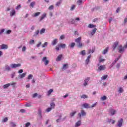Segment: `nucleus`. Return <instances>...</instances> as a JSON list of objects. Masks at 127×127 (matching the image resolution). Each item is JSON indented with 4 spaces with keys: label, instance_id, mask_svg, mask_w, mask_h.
<instances>
[{
    "label": "nucleus",
    "instance_id": "nucleus-1",
    "mask_svg": "<svg viewBox=\"0 0 127 127\" xmlns=\"http://www.w3.org/2000/svg\"><path fill=\"white\" fill-rule=\"evenodd\" d=\"M117 48L120 53H122V52H124V51H125V47H123L122 45H119L118 42H115L113 45V50H116V48Z\"/></svg>",
    "mask_w": 127,
    "mask_h": 127
},
{
    "label": "nucleus",
    "instance_id": "nucleus-2",
    "mask_svg": "<svg viewBox=\"0 0 127 127\" xmlns=\"http://www.w3.org/2000/svg\"><path fill=\"white\" fill-rule=\"evenodd\" d=\"M86 116H87V112H86L84 110H81L80 113L78 114L79 119H81L82 117H86Z\"/></svg>",
    "mask_w": 127,
    "mask_h": 127
},
{
    "label": "nucleus",
    "instance_id": "nucleus-3",
    "mask_svg": "<svg viewBox=\"0 0 127 127\" xmlns=\"http://www.w3.org/2000/svg\"><path fill=\"white\" fill-rule=\"evenodd\" d=\"M81 39L82 38L81 37H79L78 38L75 39V42H76V43L78 44V47H82V46H83V45L81 43Z\"/></svg>",
    "mask_w": 127,
    "mask_h": 127
},
{
    "label": "nucleus",
    "instance_id": "nucleus-4",
    "mask_svg": "<svg viewBox=\"0 0 127 127\" xmlns=\"http://www.w3.org/2000/svg\"><path fill=\"white\" fill-rule=\"evenodd\" d=\"M15 85H16V82H13V83H7L3 86V88L4 89H7L9 86H13V87H15Z\"/></svg>",
    "mask_w": 127,
    "mask_h": 127
},
{
    "label": "nucleus",
    "instance_id": "nucleus-5",
    "mask_svg": "<svg viewBox=\"0 0 127 127\" xmlns=\"http://www.w3.org/2000/svg\"><path fill=\"white\" fill-rule=\"evenodd\" d=\"M90 80H91V77H87L85 78L84 80L83 86H84V87H86V86H88V83L89 82V81H90Z\"/></svg>",
    "mask_w": 127,
    "mask_h": 127
},
{
    "label": "nucleus",
    "instance_id": "nucleus-6",
    "mask_svg": "<svg viewBox=\"0 0 127 127\" xmlns=\"http://www.w3.org/2000/svg\"><path fill=\"white\" fill-rule=\"evenodd\" d=\"M21 66V64H13L10 65V67L13 69H14V68H19Z\"/></svg>",
    "mask_w": 127,
    "mask_h": 127
},
{
    "label": "nucleus",
    "instance_id": "nucleus-7",
    "mask_svg": "<svg viewBox=\"0 0 127 127\" xmlns=\"http://www.w3.org/2000/svg\"><path fill=\"white\" fill-rule=\"evenodd\" d=\"M123 121H124V120L123 119V118H121L120 120H119L118 121L117 126L119 127H121L122 126H123Z\"/></svg>",
    "mask_w": 127,
    "mask_h": 127
},
{
    "label": "nucleus",
    "instance_id": "nucleus-8",
    "mask_svg": "<svg viewBox=\"0 0 127 127\" xmlns=\"http://www.w3.org/2000/svg\"><path fill=\"white\" fill-rule=\"evenodd\" d=\"M38 117L40 120L42 119V111L40 109L38 110Z\"/></svg>",
    "mask_w": 127,
    "mask_h": 127
},
{
    "label": "nucleus",
    "instance_id": "nucleus-9",
    "mask_svg": "<svg viewBox=\"0 0 127 127\" xmlns=\"http://www.w3.org/2000/svg\"><path fill=\"white\" fill-rule=\"evenodd\" d=\"M42 61L43 62H45V65H48V64L49 63V61L47 60V58L46 57L43 58Z\"/></svg>",
    "mask_w": 127,
    "mask_h": 127
},
{
    "label": "nucleus",
    "instance_id": "nucleus-10",
    "mask_svg": "<svg viewBox=\"0 0 127 127\" xmlns=\"http://www.w3.org/2000/svg\"><path fill=\"white\" fill-rule=\"evenodd\" d=\"M109 112L111 115V116H114L115 114H117V110H115V109H110L109 110Z\"/></svg>",
    "mask_w": 127,
    "mask_h": 127
},
{
    "label": "nucleus",
    "instance_id": "nucleus-11",
    "mask_svg": "<svg viewBox=\"0 0 127 127\" xmlns=\"http://www.w3.org/2000/svg\"><path fill=\"white\" fill-rule=\"evenodd\" d=\"M58 43V39H55L52 42L51 44L53 45V46H55L56 44Z\"/></svg>",
    "mask_w": 127,
    "mask_h": 127
},
{
    "label": "nucleus",
    "instance_id": "nucleus-12",
    "mask_svg": "<svg viewBox=\"0 0 127 127\" xmlns=\"http://www.w3.org/2000/svg\"><path fill=\"white\" fill-rule=\"evenodd\" d=\"M25 75H26V72H24L22 74H20L18 75V78L23 79V78H24V77H25Z\"/></svg>",
    "mask_w": 127,
    "mask_h": 127
},
{
    "label": "nucleus",
    "instance_id": "nucleus-13",
    "mask_svg": "<svg viewBox=\"0 0 127 127\" xmlns=\"http://www.w3.org/2000/svg\"><path fill=\"white\" fill-rule=\"evenodd\" d=\"M82 107L83 108H85V109H90L91 108V107L89 106V104L88 103H84L82 104Z\"/></svg>",
    "mask_w": 127,
    "mask_h": 127
},
{
    "label": "nucleus",
    "instance_id": "nucleus-14",
    "mask_svg": "<svg viewBox=\"0 0 127 127\" xmlns=\"http://www.w3.org/2000/svg\"><path fill=\"white\" fill-rule=\"evenodd\" d=\"M46 17V13H44L43 14H42L40 19H39V21H42V20H43V19H44V18Z\"/></svg>",
    "mask_w": 127,
    "mask_h": 127
},
{
    "label": "nucleus",
    "instance_id": "nucleus-15",
    "mask_svg": "<svg viewBox=\"0 0 127 127\" xmlns=\"http://www.w3.org/2000/svg\"><path fill=\"white\" fill-rule=\"evenodd\" d=\"M106 69L105 65H101L98 67L99 71H104Z\"/></svg>",
    "mask_w": 127,
    "mask_h": 127
},
{
    "label": "nucleus",
    "instance_id": "nucleus-16",
    "mask_svg": "<svg viewBox=\"0 0 127 127\" xmlns=\"http://www.w3.org/2000/svg\"><path fill=\"white\" fill-rule=\"evenodd\" d=\"M0 47H1V49H7V48H8V47L7 46V45L5 44H2L0 46Z\"/></svg>",
    "mask_w": 127,
    "mask_h": 127
},
{
    "label": "nucleus",
    "instance_id": "nucleus-17",
    "mask_svg": "<svg viewBox=\"0 0 127 127\" xmlns=\"http://www.w3.org/2000/svg\"><path fill=\"white\" fill-rule=\"evenodd\" d=\"M40 31L39 30H36L34 33V35H33V37H37L38 35V34L40 33Z\"/></svg>",
    "mask_w": 127,
    "mask_h": 127
},
{
    "label": "nucleus",
    "instance_id": "nucleus-18",
    "mask_svg": "<svg viewBox=\"0 0 127 127\" xmlns=\"http://www.w3.org/2000/svg\"><path fill=\"white\" fill-rule=\"evenodd\" d=\"M63 56L62 55H60L59 56H58L57 58L56 59V61L58 62L61 61V59H62Z\"/></svg>",
    "mask_w": 127,
    "mask_h": 127
},
{
    "label": "nucleus",
    "instance_id": "nucleus-19",
    "mask_svg": "<svg viewBox=\"0 0 127 127\" xmlns=\"http://www.w3.org/2000/svg\"><path fill=\"white\" fill-rule=\"evenodd\" d=\"M76 114H77V111H74V112L70 113L69 114V116H70V118H73V117H74V116H75V115H76Z\"/></svg>",
    "mask_w": 127,
    "mask_h": 127
},
{
    "label": "nucleus",
    "instance_id": "nucleus-20",
    "mask_svg": "<svg viewBox=\"0 0 127 127\" xmlns=\"http://www.w3.org/2000/svg\"><path fill=\"white\" fill-rule=\"evenodd\" d=\"M96 25L89 24L88 25V28H96L95 27H96Z\"/></svg>",
    "mask_w": 127,
    "mask_h": 127
},
{
    "label": "nucleus",
    "instance_id": "nucleus-21",
    "mask_svg": "<svg viewBox=\"0 0 127 127\" xmlns=\"http://www.w3.org/2000/svg\"><path fill=\"white\" fill-rule=\"evenodd\" d=\"M80 98L81 99H88L89 97L88 95H86V94H82L81 96H80Z\"/></svg>",
    "mask_w": 127,
    "mask_h": 127
},
{
    "label": "nucleus",
    "instance_id": "nucleus-22",
    "mask_svg": "<svg viewBox=\"0 0 127 127\" xmlns=\"http://www.w3.org/2000/svg\"><path fill=\"white\" fill-rule=\"evenodd\" d=\"M108 122L109 124H111L112 123V125H114L116 123V121L113 120V119H108Z\"/></svg>",
    "mask_w": 127,
    "mask_h": 127
},
{
    "label": "nucleus",
    "instance_id": "nucleus-23",
    "mask_svg": "<svg viewBox=\"0 0 127 127\" xmlns=\"http://www.w3.org/2000/svg\"><path fill=\"white\" fill-rule=\"evenodd\" d=\"M68 68V64H64L63 66V70H66Z\"/></svg>",
    "mask_w": 127,
    "mask_h": 127
},
{
    "label": "nucleus",
    "instance_id": "nucleus-24",
    "mask_svg": "<svg viewBox=\"0 0 127 127\" xmlns=\"http://www.w3.org/2000/svg\"><path fill=\"white\" fill-rule=\"evenodd\" d=\"M15 14V10L13 9L10 13V16H13Z\"/></svg>",
    "mask_w": 127,
    "mask_h": 127
},
{
    "label": "nucleus",
    "instance_id": "nucleus-25",
    "mask_svg": "<svg viewBox=\"0 0 127 127\" xmlns=\"http://www.w3.org/2000/svg\"><path fill=\"white\" fill-rule=\"evenodd\" d=\"M81 124H82V122L81 121H79L75 123V127H80L81 126Z\"/></svg>",
    "mask_w": 127,
    "mask_h": 127
},
{
    "label": "nucleus",
    "instance_id": "nucleus-26",
    "mask_svg": "<svg viewBox=\"0 0 127 127\" xmlns=\"http://www.w3.org/2000/svg\"><path fill=\"white\" fill-rule=\"evenodd\" d=\"M96 31H97V28H95L94 29H93L90 33L91 35H94V34L96 33Z\"/></svg>",
    "mask_w": 127,
    "mask_h": 127
},
{
    "label": "nucleus",
    "instance_id": "nucleus-27",
    "mask_svg": "<svg viewBox=\"0 0 127 127\" xmlns=\"http://www.w3.org/2000/svg\"><path fill=\"white\" fill-rule=\"evenodd\" d=\"M70 22L71 24H75L76 22V20L73 18L70 19Z\"/></svg>",
    "mask_w": 127,
    "mask_h": 127
},
{
    "label": "nucleus",
    "instance_id": "nucleus-28",
    "mask_svg": "<svg viewBox=\"0 0 127 127\" xmlns=\"http://www.w3.org/2000/svg\"><path fill=\"white\" fill-rule=\"evenodd\" d=\"M59 47H61L63 49H64L65 47H66V44H61L59 46Z\"/></svg>",
    "mask_w": 127,
    "mask_h": 127
},
{
    "label": "nucleus",
    "instance_id": "nucleus-29",
    "mask_svg": "<svg viewBox=\"0 0 127 127\" xmlns=\"http://www.w3.org/2000/svg\"><path fill=\"white\" fill-rule=\"evenodd\" d=\"M80 54L81 55H82V56H85V55H86V51H85V50L81 51L80 52Z\"/></svg>",
    "mask_w": 127,
    "mask_h": 127
},
{
    "label": "nucleus",
    "instance_id": "nucleus-30",
    "mask_svg": "<svg viewBox=\"0 0 127 127\" xmlns=\"http://www.w3.org/2000/svg\"><path fill=\"white\" fill-rule=\"evenodd\" d=\"M48 45V42H46L42 45V48H44V47H47V46Z\"/></svg>",
    "mask_w": 127,
    "mask_h": 127
},
{
    "label": "nucleus",
    "instance_id": "nucleus-31",
    "mask_svg": "<svg viewBox=\"0 0 127 127\" xmlns=\"http://www.w3.org/2000/svg\"><path fill=\"white\" fill-rule=\"evenodd\" d=\"M68 47H70V48H74L75 47V43H71L68 45Z\"/></svg>",
    "mask_w": 127,
    "mask_h": 127
},
{
    "label": "nucleus",
    "instance_id": "nucleus-32",
    "mask_svg": "<svg viewBox=\"0 0 127 127\" xmlns=\"http://www.w3.org/2000/svg\"><path fill=\"white\" fill-rule=\"evenodd\" d=\"M50 106L52 109H55V103L54 102H52L50 104Z\"/></svg>",
    "mask_w": 127,
    "mask_h": 127
},
{
    "label": "nucleus",
    "instance_id": "nucleus-33",
    "mask_svg": "<svg viewBox=\"0 0 127 127\" xmlns=\"http://www.w3.org/2000/svg\"><path fill=\"white\" fill-rule=\"evenodd\" d=\"M35 1L31 2L29 6H30V7H34V6L35 5Z\"/></svg>",
    "mask_w": 127,
    "mask_h": 127
},
{
    "label": "nucleus",
    "instance_id": "nucleus-34",
    "mask_svg": "<svg viewBox=\"0 0 127 127\" xmlns=\"http://www.w3.org/2000/svg\"><path fill=\"white\" fill-rule=\"evenodd\" d=\"M77 2L79 5H81V4H83V3H84V1L82 0H78Z\"/></svg>",
    "mask_w": 127,
    "mask_h": 127
},
{
    "label": "nucleus",
    "instance_id": "nucleus-35",
    "mask_svg": "<svg viewBox=\"0 0 127 127\" xmlns=\"http://www.w3.org/2000/svg\"><path fill=\"white\" fill-rule=\"evenodd\" d=\"M109 50V48H107L106 49H105L103 51L102 54H104V55L105 54H107V53H108V51Z\"/></svg>",
    "mask_w": 127,
    "mask_h": 127
},
{
    "label": "nucleus",
    "instance_id": "nucleus-36",
    "mask_svg": "<svg viewBox=\"0 0 127 127\" xmlns=\"http://www.w3.org/2000/svg\"><path fill=\"white\" fill-rule=\"evenodd\" d=\"M45 29L44 28H42L40 31V34L42 35L43 34V33H44L45 32Z\"/></svg>",
    "mask_w": 127,
    "mask_h": 127
},
{
    "label": "nucleus",
    "instance_id": "nucleus-37",
    "mask_svg": "<svg viewBox=\"0 0 127 127\" xmlns=\"http://www.w3.org/2000/svg\"><path fill=\"white\" fill-rule=\"evenodd\" d=\"M118 92H119L120 94H122L124 92V89H123V87H120Z\"/></svg>",
    "mask_w": 127,
    "mask_h": 127
},
{
    "label": "nucleus",
    "instance_id": "nucleus-38",
    "mask_svg": "<svg viewBox=\"0 0 127 127\" xmlns=\"http://www.w3.org/2000/svg\"><path fill=\"white\" fill-rule=\"evenodd\" d=\"M40 14V12H38L36 13H35L34 15H33V17H36L37 16H38Z\"/></svg>",
    "mask_w": 127,
    "mask_h": 127
},
{
    "label": "nucleus",
    "instance_id": "nucleus-39",
    "mask_svg": "<svg viewBox=\"0 0 127 127\" xmlns=\"http://www.w3.org/2000/svg\"><path fill=\"white\" fill-rule=\"evenodd\" d=\"M10 126L11 127H16V124L14 123V122H10Z\"/></svg>",
    "mask_w": 127,
    "mask_h": 127
},
{
    "label": "nucleus",
    "instance_id": "nucleus-40",
    "mask_svg": "<svg viewBox=\"0 0 127 127\" xmlns=\"http://www.w3.org/2000/svg\"><path fill=\"white\" fill-rule=\"evenodd\" d=\"M108 78V75H104L101 77V80H106Z\"/></svg>",
    "mask_w": 127,
    "mask_h": 127
},
{
    "label": "nucleus",
    "instance_id": "nucleus-41",
    "mask_svg": "<svg viewBox=\"0 0 127 127\" xmlns=\"http://www.w3.org/2000/svg\"><path fill=\"white\" fill-rule=\"evenodd\" d=\"M61 2H62V0H60L57 2L56 4V6H60V4H61Z\"/></svg>",
    "mask_w": 127,
    "mask_h": 127
},
{
    "label": "nucleus",
    "instance_id": "nucleus-42",
    "mask_svg": "<svg viewBox=\"0 0 127 127\" xmlns=\"http://www.w3.org/2000/svg\"><path fill=\"white\" fill-rule=\"evenodd\" d=\"M5 70H6V71H10V67H9L8 65H6Z\"/></svg>",
    "mask_w": 127,
    "mask_h": 127
},
{
    "label": "nucleus",
    "instance_id": "nucleus-43",
    "mask_svg": "<svg viewBox=\"0 0 127 127\" xmlns=\"http://www.w3.org/2000/svg\"><path fill=\"white\" fill-rule=\"evenodd\" d=\"M7 121H8V119L7 118V117L5 118L4 119H3V120L2 121V122L3 123H6V122H7Z\"/></svg>",
    "mask_w": 127,
    "mask_h": 127
},
{
    "label": "nucleus",
    "instance_id": "nucleus-44",
    "mask_svg": "<svg viewBox=\"0 0 127 127\" xmlns=\"http://www.w3.org/2000/svg\"><path fill=\"white\" fill-rule=\"evenodd\" d=\"M54 6H53V5H51V6H50L48 8V9H49V10H52V9H54Z\"/></svg>",
    "mask_w": 127,
    "mask_h": 127
},
{
    "label": "nucleus",
    "instance_id": "nucleus-45",
    "mask_svg": "<svg viewBox=\"0 0 127 127\" xmlns=\"http://www.w3.org/2000/svg\"><path fill=\"white\" fill-rule=\"evenodd\" d=\"M61 118H62V115H60L59 116V119H58L57 120V123H59V122H60V121H61Z\"/></svg>",
    "mask_w": 127,
    "mask_h": 127
},
{
    "label": "nucleus",
    "instance_id": "nucleus-46",
    "mask_svg": "<svg viewBox=\"0 0 127 127\" xmlns=\"http://www.w3.org/2000/svg\"><path fill=\"white\" fill-rule=\"evenodd\" d=\"M52 110V108L51 107H49L46 109V112H47L48 113H49V112H51Z\"/></svg>",
    "mask_w": 127,
    "mask_h": 127
},
{
    "label": "nucleus",
    "instance_id": "nucleus-47",
    "mask_svg": "<svg viewBox=\"0 0 127 127\" xmlns=\"http://www.w3.org/2000/svg\"><path fill=\"white\" fill-rule=\"evenodd\" d=\"M5 30V29H4L0 30V35H1L3 33V32H4Z\"/></svg>",
    "mask_w": 127,
    "mask_h": 127
},
{
    "label": "nucleus",
    "instance_id": "nucleus-48",
    "mask_svg": "<svg viewBox=\"0 0 127 127\" xmlns=\"http://www.w3.org/2000/svg\"><path fill=\"white\" fill-rule=\"evenodd\" d=\"M115 64H116V61H114L113 62V63H112V64L110 66V68H112V67H113V66H114V65H115Z\"/></svg>",
    "mask_w": 127,
    "mask_h": 127
},
{
    "label": "nucleus",
    "instance_id": "nucleus-49",
    "mask_svg": "<svg viewBox=\"0 0 127 127\" xmlns=\"http://www.w3.org/2000/svg\"><path fill=\"white\" fill-rule=\"evenodd\" d=\"M32 77H33V75H32V74H29L28 76V80H30L31 79H32Z\"/></svg>",
    "mask_w": 127,
    "mask_h": 127
},
{
    "label": "nucleus",
    "instance_id": "nucleus-50",
    "mask_svg": "<svg viewBox=\"0 0 127 127\" xmlns=\"http://www.w3.org/2000/svg\"><path fill=\"white\" fill-rule=\"evenodd\" d=\"M26 50V47L25 46H24L22 49V52H25V51Z\"/></svg>",
    "mask_w": 127,
    "mask_h": 127
},
{
    "label": "nucleus",
    "instance_id": "nucleus-51",
    "mask_svg": "<svg viewBox=\"0 0 127 127\" xmlns=\"http://www.w3.org/2000/svg\"><path fill=\"white\" fill-rule=\"evenodd\" d=\"M52 92H53V89H50V90L48 91V95L51 94V93H52Z\"/></svg>",
    "mask_w": 127,
    "mask_h": 127
},
{
    "label": "nucleus",
    "instance_id": "nucleus-52",
    "mask_svg": "<svg viewBox=\"0 0 127 127\" xmlns=\"http://www.w3.org/2000/svg\"><path fill=\"white\" fill-rule=\"evenodd\" d=\"M41 44H42L41 42H39V44H37L36 45V47H37V48L40 47V45H41Z\"/></svg>",
    "mask_w": 127,
    "mask_h": 127
},
{
    "label": "nucleus",
    "instance_id": "nucleus-53",
    "mask_svg": "<svg viewBox=\"0 0 127 127\" xmlns=\"http://www.w3.org/2000/svg\"><path fill=\"white\" fill-rule=\"evenodd\" d=\"M64 38H65V35H62L61 36V37H60V39H62V40L64 39Z\"/></svg>",
    "mask_w": 127,
    "mask_h": 127
},
{
    "label": "nucleus",
    "instance_id": "nucleus-54",
    "mask_svg": "<svg viewBox=\"0 0 127 127\" xmlns=\"http://www.w3.org/2000/svg\"><path fill=\"white\" fill-rule=\"evenodd\" d=\"M38 95V94L37 93L33 94L32 95V98H35L36 97H37Z\"/></svg>",
    "mask_w": 127,
    "mask_h": 127
},
{
    "label": "nucleus",
    "instance_id": "nucleus-55",
    "mask_svg": "<svg viewBox=\"0 0 127 127\" xmlns=\"http://www.w3.org/2000/svg\"><path fill=\"white\" fill-rule=\"evenodd\" d=\"M89 62H90V60L86 59L85 60V64H86V65H88V64H89Z\"/></svg>",
    "mask_w": 127,
    "mask_h": 127
},
{
    "label": "nucleus",
    "instance_id": "nucleus-56",
    "mask_svg": "<svg viewBox=\"0 0 127 127\" xmlns=\"http://www.w3.org/2000/svg\"><path fill=\"white\" fill-rule=\"evenodd\" d=\"M96 106H97V103H95L92 104L91 105V106L90 107V108H95V107H96Z\"/></svg>",
    "mask_w": 127,
    "mask_h": 127
},
{
    "label": "nucleus",
    "instance_id": "nucleus-57",
    "mask_svg": "<svg viewBox=\"0 0 127 127\" xmlns=\"http://www.w3.org/2000/svg\"><path fill=\"white\" fill-rule=\"evenodd\" d=\"M25 107H31V103H26Z\"/></svg>",
    "mask_w": 127,
    "mask_h": 127
},
{
    "label": "nucleus",
    "instance_id": "nucleus-58",
    "mask_svg": "<svg viewBox=\"0 0 127 127\" xmlns=\"http://www.w3.org/2000/svg\"><path fill=\"white\" fill-rule=\"evenodd\" d=\"M29 43L30 44H34V40H30V42H29Z\"/></svg>",
    "mask_w": 127,
    "mask_h": 127
},
{
    "label": "nucleus",
    "instance_id": "nucleus-59",
    "mask_svg": "<svg viewBox=\"0 0 127 127\" xmlns=\"http://www.w3.org/2000/svg\"><path fill=\"white\" fill-rule=\"evenodd\" d=\"M6 34H10V33H11V30H8L7 31H6Z\"/></svg>",
    "mask_w": 127,
    "mask_h": 127
},
{
    "label": "nucleus",
    "instance_id": "nucleus-60",
    "mask_svg": "<svg viewBox=\"0 0 127 127\" xmlns=\"http://www.w3.org/2000/svg\"><path fill=\"white\" fill-rule=\"evenodd\" d=\"M20 7H21V5L19 4L18 6H17L16 7V9H19V8H20Z\"/></svg>",
    "mask_w": 127,
    "mask_h": 127
},
{
    "label": "nucleus",
    "instance_id": "nucleus-61",
    "mask_svg": "<svg viewBox=\"0 0 127 127\" xmlns=\"http://www.w3.org/2000/svg\"><path fill=\"white\" fill-rule=\"evenodd\" d=\"M30 125V123L28 122L25 124V127H28Z\"/></svg>",
    "mask_w": 127,
    "mask_h": 127
},
{
    "label": "nucleus",
    "instance_id": "nucleus-62",
    "mask_svg": "<svg viewBox=\"0 0 127 127\" xmlns=\"http://www.w3.org/2000/svg\"><path fill=\"white\" fill-rule=\"evenodd\" d=\"M74 8H75V5H72L70 8V10H74Z\"/></svg>",
    "mask_w": 127,
    "mask_h": 127
},
{
    "label": "nucleus",
    "instance_id": "nucleus-63",
    "mask_svg": "<svg viewBox=\"0 0 127 127\" xmlns=\"http://www.w3.org/2000/svg\"><path fill=\"white\" fill-rule=\"evenodd\" d=\"M102 100H107V97L106 96H103L101 97Z\"/></svg>",
    "mask_w": 127,
    "mask_h": 127
},
{
    "label": "nucleus",
    "instance_id": "nucleus-64",
    "mask_svg": "<svg viewBox=\"0 0 127 127\" xmlns=\"http://www.w3.org/2000/svg\"><path fill=\"white\" fill-rule=\"evenodd\" d=\"M20 113H24L25 112V110L24 109H21L20 110Z\"/></svg>",
    "mask_w": 127,
    "mask_h": 127
}]
</instances>
